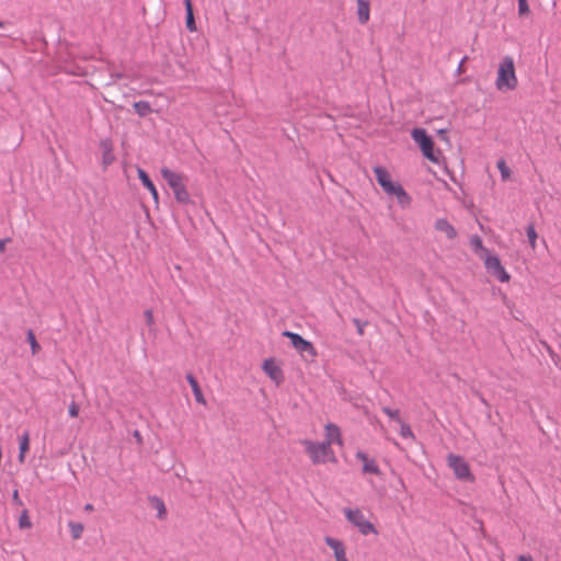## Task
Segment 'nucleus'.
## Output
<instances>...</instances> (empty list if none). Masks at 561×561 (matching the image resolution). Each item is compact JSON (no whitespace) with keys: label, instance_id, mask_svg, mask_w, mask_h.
Returning <instances> with one entry per match:
<instances>
[{"label":"nucleus","instance_id":"nucleus-34","mask_svg":"<svg viewBox=\"0 0 561 561\" xmlns=\"http://www.w3.org/2000/svg\"><path fill=\"white\" fill-rule=\"evenodd\" d=\"M12 500H13V502H14L16 505H22V501H21V499H20V495H19V491H18V490H14V491H13Z\"/></svg>","mask_w":561,"mask_h":561},{"label":"nucleus","instance_id":"nucleus-16","mask_svg":"<svg viewBox=\"0 0 561 561\" xmlns=\"http://www.w3.org/2000/svg\"><path fill=\"white\" fill-rule=\"evenodd\" d=\"M357 18L360 24H366L370 16V5L368 0H356Z\"/></svg>","mask_w":561,"mask_h":561},{"label":"nucleus","instance_id":"nucleus-31","mask_svg":"<svg viewBox=\"0 0 561 561\" xmlns=\"http://www.w3.org/2000/svg\"><path fill=\"white\" fill-rule=\"evenodd\" d=\"M79 411H80L79 405H78L75 401H72V402L69 404V409H68V413H69V415H70L71 417H77V416H78V414H79Z\"/></svg>","mask_w":561,"mask_h":561},{"label":"nucleus","instance_id":"nucleus-10","mask_svg":"<svg viewBox=\"0 0 561 561\" xmlns=\"http://www.w3.org/2000/svg\"><path fill=\"white\" fill-rule=\"evenodd\" d=\"M262 368L264 373L278 386L284 381V374L282 368L276 365L273 358L265 359Z\"/></svg>","mask_w":561,"mask_h":561},{"label":"nucleus","instance_id":"nucleus-24","mask_svg":"<svg viewBox=\"0 0 561 561\" xmlns=\"http://www.w3.org/2000/svg\"><path fill=\"white\" fill-rule=\"evenodd\" d=\"M68 527L73 539H79L83 533V525L80 523L69 522Z\"/></svg>","mask_w":561,"mask_h":561},{"label":"nucleus","instance_id":"nucleus-28","mask_svg":"<svg viewBox=\"0 0 561 561\" xmlns=\"http://www.w3.org/2000/svg\"><path fill=\"white\" fill-rule=\"evenodd\" d=\"M382 412L388 415L391 420L396 421L397 423L401 422L402 419L400 417L399 410H392L388 407L382 408Z\"/></svg>","mask_w":561,"mask_h":561},{"label":"nucleus","instance_id":"nucleus-13","mask_svg":"<svg viewBox=\"0 0 561 561\" xmlns=\"http://www.w3.org/2000/svg\"><path fill=\"white\" fill-rule=\"evenodd\" d=\"M434 227L437 231L445 233L448 240H454L458 236L455 227L445 218H438L435 221Z\"/></svg>","mask_w":561,"mask_h":561},{"label":"nucleus","instance_id":"nucleus-7","mask_svg":"<svg viewBox=\"0 0 561 561\" xmlns=\"http://www.w3.org/2000/svg\"><path fill=\"white\" fill-rule=\"evenodd\" d=\"M283 335L290 340L293 347L299 352L302 356L314 358L317 351L311 342L305 340L301 335L290 331H284Z\"/></svg>","mask_w":561,"mask_h":561},{"label":"nucleus","instance_id":"nucleus-39","mask_svg":"<svg viewBox=\"0 0 561 561\" xmlns=\"http://www.w3.org/2000/svg\"><path fill=\"white\" fill-rule=\"evenodd\" d=\"M134 436H135L137 439H139V440H140V434H139V432H138V431H135Z\"/></svg>","mask_w":561,"mask_h":561},{"label":"nucleus","instance_id":"nucleus-26","mask_svg":"<svg viewBox=\"0 0 561 561\" xmlns=\"http://www.w3.org/2000/svg\"><path fill=\"white\" fill-rule=\"evenodd\" d=\"M496 167L501 173L502 179L506 181L511 175V170L506 165V162L503 159H501L497 161Z\"/></svg>","mask_w":561,"mask_h":561},{"label":"nucleus","instance_id":"nucleus-3","mask_svg":"<svg viewBox=\"0 0 561 561\" xmlns=\"http://www.w3.org/2000/svg\"><path fill=\"white\" fill-rule=\"evenodd\" d=\"M301 444L313 465L325 462L335 463L337 461L335 453L332 447L329 446V443L304 439Z\"/></svg>","mask_w":561,"mask_h":561},{"label":"nucleus","instance_id":"nucleus-36","mask_svg":"<svg viewBox=\"0 0 561 561\" xmlns=\"http://www.w3.org/2000/svg\"><path fill=\"white\" fill-rule=\"evenodd\" d=\"M518 561H534L531 556L522 554L518 557Z\"/></svg>","mask_w":561,"mask_h":561},{"label":"nucleus","instance_id":"nucleus-18","mask_svg":"<svg viewBox=\"0 0 561 561\" xmlns=\"http://www.w3.org/2000/svg\"><path fill=\"white\" fill-rule=\"evenodd\" d=\"M19 462L23 463L25 461V454L30 449V433L28 431H24L23 434L20 436V446H19Z\"/></svg>","mask_w":561,"mask_h":561},{"label":"nucleus","instance_id":"nucleus-14","mask_svg":"<svg viewBox=\"0 0 561 561\" xmlns=\"http://www.w3.org/2000/svg\"><path fill=\"white\" fill-rule=\"evenodd\" d=\"M100 148L102 150V163L106 168L115 160V156L113 153V144L110 139H102L100 141Z\"/></svg>","mask_w":561,"mask_h":561},{"label":"nucleus","instance_id":"nucleus-23","mask_svg":"<svg viewBox=\"0 0 561 561\" xmlns=\"http://www.w3.org/2000/svg\"><path fill=\"white\" fill-rule=\"evenodd\" d=\"M470 245L474 252H483L488 254V250L483 247L482 239L479 236L474 234L470 238Z\"/></svg>","mask_w":561,"mask_h":561},{"label":"nucleus","instance_id":"nucleus-37","mask_svg":"<svg viewBox=\"0 0 561 561\" xmlns=\"http://www.w3.org/2000/svg\"><path fill=\"white\" fill-rule=\"evenodd\" d=\"M93 510H94V507H93L92 504L88 503V504L84 505V511L92 512Z\"/></svg>","mask_w":561,"mask_h":561},{"label":"nucleus","instance_id":"nucleus-11","mask_svg":"<svg viewBox=\"0 0 561 561\" xmlns=\"http://www.w3.org/2000/svg\"><path fill=\"white\" fill-rule=\"evenodd\" d=\"M325 432V440L324 443H329V446L331 447L333 444H336L339 446H343V438L341 434V430L336 424L328 423L324 426Z\"/></svg>","mask_w":561,"mask_h":561},{"label":"nucleus","instance_id":"nucleus-22","mask_svg":"<svg viewBox=\"0 0 561 561\" xmlns=\"http://www.w3.org/2000/svg\"><path fill=\"white\" fill-rule=\"evenodd\" d=\"M526 234H527V238H528V242H529V245L533 250L536 249V245H537V232H536V229H535V226L534 224H529L527 227H526Z\"/></svg>","mask_w":561,"mask_h":561},{"label":"nucleus","instance_id":"nucleus-12","mask_svg":"<svg viewBox=\"0 0 561 561\" xmlns=\"http://www.w3.org/2000/svg\"><path fill=\"white\" fill-rule=\"evenodd\" d=\"M356 458L363 462L364 473H373L375 476H379L381 473L375 459H370L364 451L358 450L356 453Z\"/></svg>","mask_w":561,"mask_h":561},{"label":"nucleus","instance_id":"nucleus-2","mask_svg":"<svg viewBox=\"0 0 561 561\" xmlns=\"http://www.w3.org/2000/svg\"><path fill=\"white\" fill-rule=\"evenodd\" d=\"M373 171L378 184L386 194L396 196L399 204L403 207L410 204L411 199L402 185L398 182H392L389 172L385 168L375 167Z\"/></svg>","mask_w":561,"mask_h":561},{"label":"nucleus","instance_id":"nucleus-17","mask_svg":"<svg viewBox=\"0 0 561 561\" xmlns=\"http://www.w3.org/2000/svg\"><path fill=\"white\" fill-rule=\"evenodd\" d=\"M186 380L188 381V383H190V386L192 388V391L194 393L195 400L198 403L206 404V400L204 398L202 389H201L197 380L195 379V377L192 374H187L186 375Z\"/></svg>","mask_w":561,"mask_h":561},{"label":"nucleus","instance_id":"nucleus-8","mask_svg":"<svg viewBox=\"0 0 561 561\" xmlns=\"http://www.w3.org/2000/svg\"><path fill=\"white\" fill-rule=\"evenodd\" d=\"M447 462L448 466L454 471L457 479L470 481L473 480V476L470 471L469 465L462 457L450 454L447 457Z\"/></svg>","mask_w":561,"mask_h":561},{"label":"nucleus","instance_id":"nucleus-40","mask_svg":"<svg viewBox=\"0 0 561 561\" xmlns=\"http://www.w3.org/2000/svg\"><path fill=\"white\" fill-rule=\"evenodd\" d=\"M400 484H401V486H402L403 489H405V483L403 482V480H402V479H400Z\"/></svg>","mask_w":561,"mask_h":561},{"label":"nucleus","instance_id":"nucleus-9","mask_svg":"<svg viewBox=\"0 0 561 561\" xmlns=\"http://www.w3.org/2000/svg\"><path fill=\"white\" fill-rule=\"evenodd\" d=\"M484 264H485L486 270L493 276H495L500 282L506 283L510 280L511 276L506 272V270L503 267L497 255H491L489 253L485 254Z\"/></svg>","mask_w":561,"mask_h":561},{"label":"nucleus","instance_id":"nucleus-32","mask_svg":"<svg viewBox=\"0 0 561 561\" xmlns=\"http://www.w3.org/2000/svg\"><path fill=\"white\" fill-rule=\"evenodd\" d=\"M144 317L147 325L151 327L154 322L153 312L150 309H148L144 312Z\"/></svg>","mask_w":561,"mask_h":561},{"label":"nucleus","instance_id":"nucleus-33","mask_svg":"<svg viewBox=\"0 0 561 561\" xmlns=\"http://www.w3.org/2000/svg\"><path fill=\"white\" fill-rule=\"evenodd\" d=\"M353 322L356 325L358 334L363 335L364 334V325H365V323H363L359 319H356V318L353 319Z\"/></svg>","mask_w":561,"mask_h":561},{"label":"nucleus","instance_id":"nucleus-5","mask_svg":"<svg viewBox=\"0 0 561 561\" xmlns=\"http://www.w3.org/2000/svg\"><path fill=\"white\" fill-rule=\"evenodd\" d=\"M411 137L415 144L419 145L423 156L434 163H438L439 153L434 150V141L431 136L427 135L424 128H414L411 131Z\"/></svg>","mask_w":561,"mask_h":561},{"label":"nucleus","instance_id":"nucleus-20","mask_svg":"<svg viewBox=\"0 0 561 561\" xmlns=\"http://www.w3.org/2000/svg\"><path fill=\"white\" fill-rule=\"evenodd\" d=\"M151 503L153 504L154 508L157 510V517L159 519H164L165 518V515H167V508H165V505L163 503V501L157 496H152L150 499Z\"/></svg>","mask_w":561,"mask_h":561},{"label":"nucleus","instance_id":"nucleus-30","mask_svg":"<svg viewBox=\"0 0 561 561\" xmlns=\"http://www.w3.org/2000/svg\"><path fill=\"white\" fill-rule=\"evenodd\" d=\"M518 1V14L524 15L529 12V7L527 0H517Z\"/></svg>","mask_w":561,"mask_h":561},{"label":"nucleus","instance_id":"nucleus-15","mask_svg":"<svg viewBox=\"0 0 561 561\" xmlns=\"http://www.w3.org/2000/svg\"><path fill=\"white\" fill-rule=\"evenodd\" d=\"M137 174L139 180L141 181L142 185L150 192L153 201L156 204L159 202V194L158 191L153 184V182L150 180L146 171L141 168H137Z\"/></svg>","mask_w":561,"mask_h":561},{"label":"nucleus","instance_id":"nucleus-27","mask_svg":"<svg viewBox=\"0 0 561 561\" xmlns=\"http://www.w3.org/2000/svg\"><path fill=\"white\" fill-rule=\"evenodd\" d=\"M398 424H400V435L403 438H414V434L409 424H407L403 420Z\"/></svg>","mask_w":561,"mask_h":561},{"label":"nucleus","instance_id":"nucleus-1","mask_svg":"<svg viewBox=\"0 0 561 561\" xmlns=\"http://www.w3.org/2000/svg\"><path fill=\"white\" fill-rule=\"evenodd\" d=\"M517 84L514 59L511 56H504L499 64L495 87L499 91L506 92L515 90Z\"/></svg>","mask_w":561,"mask_h":561},{"label":"nucleus","instance_id":"nucleus-19","mask_svg":"<svg viewBox=\"0 0 561 561\" xmlns=\"http://www.w3.org/2000/svg\"><path fill=\"white\" fill-rule=\"evenodd\" d=\"M184 4H185V11H186V27L191 32H194V31H196V25H195L194 15H193L192 1L184 0Z\"/></svg>","mask_w":561,"mask_h":561},{"label":"nucleus","instance_id":"nucleus-38","mask_svg":"<svg viewBox=\"0 0 561 561\" xmlns=\"http://www.w3.org/2000/svg\"><path fill=\"white\" fill-rule=\"evenodd\" d=\"M465 59H466V58H463V59L460 61L459 66H458V71H459V72H460V71H461V69H462V65H463V62H465Z\"/></svg>","mask_w":561,"mask_h":561},{"label":"nucleus","instance_id":"nucleus-29","mask_svg":"<svg viewBox=\"0 0 561 561\" xmlns=\"http://www.w3.org/2000/svg\"><path fill=\"white\" fill-rule=\"evenodd\" d=\"M19 526L20 528H31L32 523L28 518L27 511H23L19 518Z\"/></svg>","mask_w":561,"mask_h":561},{"label":"nucleus","instance_id":"nucleus-4","mask_svg":"<svg viewBox=\"0 0 561 561\" xmlns=\"http://www.w3.org/2000/svg\"><path fill=\"white\" fill-rule=\"evenodd\" d=\"M160 172L170 188L173 191L175 199L181 204H188L191 198L184 184L185 176L167 167H163Z\"/></svg>","mask_w":561,"mask_h":561},{"label":"nucleus","instance_id":"nucleus-41","mask_svg":"<svg viewBox=\"0 0 561 561\" xmlns=\"http://www.w3.org/2000/svg\"><path fill=\"white\" fill-rule=\"evenodd\" d=\"M0 27H3V23L0 21Z\"/></svg>","mask_w":561,"mask_h":561},{"label":"nucleus","instance_id":"nucleus-25","mask_svg":"<svg viewBox=\"0 0 561 561\" xmlns=\"http://www.w3.org/2000/svg\"><path fill=\"white\" fill-rule=\"evenodd\" d=\"M26 339H27V342L30 343L32 354L35 355L41 350V346L37 343L35 334L32 330L27 331Z\"/></svg>","mask_w":561,"mask_h":561},{"label":"nucleus","instance_id":"nucleus-6","mask_svg":"<svg viewBox=\"0 0 561 561\" xmlns=\"http://www.w3.org/2000/svg\"><path fill=\"white\" fill-rule=\"evenodd\" d=\"M343 513L346 519L355 526L362 535L367 536L369 534H377L376 527L366 519L359 508H344Z\"/></svg>","mask_w":561,"mask_h":561},{"label":"nucleus","instance_id":"nucleus-21","mask_svg":"<svg viewBox=\"0 0 561 561\" xmlns=\"http://www.w3.org/2000/svg\"><path fill=\"white\" fill-rule=\"evenodd\" d=\"M134 108L136 111V113L144 117V116H147L148 114L151 113V106H150V103L147 102V101H138V102H135L134 103Z\"/></svg>","mask_w":561,"mask_h":561},{"label":"nucleus","instance_id":"nucleus-35","mask_svg":"<svg viewBox=\"0 0 561 561\" xmlns=\"http://www.w3.org/2000/svg\"><path fill=\"white\" fill-rule=\"evenodd\" d=\"M9 241L10 239H0V252H3L5 250V245Z\"/></svg>","mask_w":561,"mask_h":561}]
</instances>
